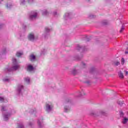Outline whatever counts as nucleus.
Instances as JSON below:
<instances>
[{
  "label": "nucleus",
  "instance_id": "f257e3e1",
  "mask_svg": "<svg viewBox=\"0 0 128 128\" xmlns=\"http://www.w3.org/2000/svg\"><path fill=\"white\" fill-rule=\"evenodd\" d=\"M12 62L14 64H15L14 66H13V68L15 70L20 68V66L18 64H16V58H13L12 59Z\"/></svg>",
  "mask_w": 128,
  "mask_h": 128
},
{
  "label": "nucleus",
  "instance_id": "f03ea898",
  "mask_svg": "<svg viewBox=\"0 0 128 128\" xmlns=\"http://www.w3.org/2000/svg\"><path fill=\"white\" fill-rule=\"evenodd\" d=\"M28 38L30 40H34V34L30 33L28 36Z\"/></svg>",
  "mask_w": 128,
  "mask_h": 128
},
{
  "label": "nucleus",
  "instance_id": "7ed1b4c3",
  "mask_svg": "<svg viewBox=\"0 0 128 128\" xmlns=\"http://www.w3.org/2000/svg\"><path fill=\"white\" fill-rule=\"evenodd\" d=\"M54 106H52V105L50 106L48 104H46V110L47 112H48V110H52V108Z\"/></svg>",
  "mask_w": 128,
  "mask_h": 128
},
{
  "label": "nucleus",
  "instance_id": "20e7f679",
  "mask_svg": "<svg viewBox=\"0 0 128 128\" xmlns=\"http://www.w3.org/2000/svg\"><path fill=\"white\" fill-rule=\"evenodd\" d=\"M30 60H31V62H34V60H36V56H34V54H32L30 56Z\"/></svg>",
  "mask_w": 128,
  "mask_h": 128
},
{
  "label": "nucleus",
  "instance_id": "39448f33",
  "mask_svg": "<svg viewBox=\"0 0 128 128\" xmlns=\"http://www.w3.org/2000/svg\"><path fill=\"white\" fill-rule=\"evenodd\" d=\"M118 76H119L120 78H121V80H122L124 78V74H122V72H120L118 73Z\"/></svg>",
  "mask_w": 128,
  "mask_h": 128
},
{
  "label": "nucleus",
  "instance_id": "423d86ee",
  "mask_svg": "<svg viewBox=\"0 0 128 128\" xmlns=\"http://www.w3.org/2000/svg\"><path fill=\"white\" fill-rule=\"evenodd\" d=\"M34 70V67L32 66L31 65H29L28 67V72H32V70Z\"/></svg>",
  "mask_w": 128,
  "mask_h": 128
},
{
  "label": "nucleus",
  "instance_id": "0eeeda50",
  "mask_svg": "<svg viewBox=\"0 0 128 128\" xmlns=\"http://www.w3.org/2000/svg\"><path fill=\"white\" fill-rule=\"evenodd\" d=\"M36 16H38V14L36 13L34 15H31L30 16V20H34V18H36Z\"/></svg>",
  "mask_w": 128,
  "mask_h": 128
},
{
  "label": "nucleus",
  "instance_id": "6e6552de",
  "mask_svg": "<svg viewBox=\"0 0 128 128\" xmlns=\"http://www.w3.org/2000/svg\"><path fill=\"white\" fill-rule=\"evenodd\" d=\"M128 118H124V119L123 120V121L122 122V124H126V122H128Z\"/></svg>",
  "mask_w": 128,
  "mask_h": 128
},
{
  "label": "nucleus",
  "instance_id": "1a4fd4ad",
  "mask_svg": "<svg viewBox=\"0 0 128 128\" xmlns=\"http://www.w3.org/2000/svg\"><path fill=\"white\" fill-rule=\"evenodd\" d=\"M16 56L18 58H20V56H22V52H17L16 54Z\"/></svg>",
  "mask_w": 128,
  "mask_h": 128
},
{
  "label": "nucleus",
  "instance_id": "9d476101",
  "mask_svg": "<svg viewBox=\"0 0 128 128\" xmlns=\"http://www.w3.org/2000/svg\"><path fill=\"white\" fill-rule=\"evenodd\" d=\"M102 24L104 26H106V24H108V20H104L102 22Z\"/></svg>",
  "mask_w": 128,
  "mask_h": 128
},
{
  "label": "nucleus",
  "instance_id": "9b49d317",
  "mask_svg": "<svg viewBox=\"0 0 128 128\" xmlns=\"http://www.w3.org/2000/svg\"><path fill=\"white\" fill-rule=\"evenodd\" d=\"M117 103L118 104H119V106H122V104H124V102H122V101H118Z\"/></svg>",
  "mask_w": 128,
  "mask_h": 128
},
{
  "label": "nucleus",
  "instance_id": "f8f14e48",
  "mask_svg": "<svg viewBox=\"0 0 128 128\" xmlns=\"http://www.w3.org/2000/svg\"><path fill=\"white\" fill-rule=\"evenodd\" d=\"M72 74H74V76H76V70H73L72 71Z\"/></svg>",
  "mask_w": 128,
  "mask_h": 128
},
{
  "label": "nucleus",
  "instance_id": "ddd939ff",
  "mask_svg": "<svg viewBox=\"0 0 128 128\" xmlns=\"http://www.w3.org/2000/svg\"><path fill=\"white\" fill-rule=\"evenodd\" d=\"M24 80L26 82H30V78H24Z\"/></svg>",
  "mask_w": 128,
  "mask_h": 128
},
{
  "label": "nucleus",
  "instance_id": "4468645a",
  "mask_svg": "<svg viewBox=\"0 0 128 128\" xmlns=\"http://www.w3.org/2000/svg\"><path fill=\"white\" fill-rule=\"evenodd\" d=\"M8 115H4V120H8Z\"/></svg>",
  "mask_w": 128,
  "mask_h": 128
},
{
  "label": "nucleus",
  "instance_id": "2eb2a0df",
  "mask_svg": "<svg viewBox=\"0 0 128 128\" xmlns=\"http://www.w3.org/2000/svg\"><path fill=\"white\" fill-rule=\"evenodd\" d=\"M1 110L2 112H4V110H6V107L4 106H2Z\"/></svg>",
  "mask_w": 128,
  "mask_h": 128
},
{
  "label": "nucleus",
  "instance_id": "dca6fc26",
  "mask_svg": "<svg viewBox=\"0 0 128 128\" xmlns=\"http://www.w3.org/2000/svg\"><path fill=\"white\" fill-rule=\"evenodd\" d=\"M122 64H124V58H122L121 60Z\"/></svg>",
  "mask_w": 128,
  "mask_h": 128
},
{
  "label": "nucleus",
  "instance_id": "f3484780",
  "mask_svg": "<svg viewBox=\"0 0 128 128\" xmlns=\"http://www.w3.org/2000/svg\"><path fill=\"white\" fill-rule=\"evenodd\" d=\"M4 98L2 97H0V102H4Z\"/></svg>",
  "mask_w": 128,
  "mask_h": 128
},
{
  "label": "nucleus",
  "instance_id": "a211bd4d",
  "mask_svg": "<svg viewBox=\"0 0 128 128\" xmlns=\"http://www.w3.org/2000/svg\"><path fill=\"white\" fill-rule=\"evenodd\" d=\"M124 30V27L122 26V27L121 28V29H120V32H122Z\"/></svg>",
  "mask_w": 128,
  "mask_h": 128
},
{
  "label": "nucleus",
  "instance_id": "6ab92c4d",
  "mask_svg": "<svg viewBox=\"0 0 128 128\" xmlns=\"http://www.w3.org/2000/svg\"><path fill=\"white\" fill-rule=\"evenodd\" d=\"M120 64V61H117L116 62H114L115 66H119Z\"/></svg>",
  "mask_w": 128,
  "mask_h": 128
},
{
  "label": "nucleus",
  "instance_id": "aec40b11",
  "mask_svg": "<svg viewBox=\"0 0 128 128\" xmlns=\"http://www.w3.org/2000/svg\"><path fill=\"white\" fill-rule=\"evenodd\" d=\"M120 116H124V112H120Z\"/></svg>",
  "mask_w": 128,
  "mask_h": 128
},
{
  "label": "nucleus",
  "instance_id": "412c9836",
  "mask_svg": "<svg viewBox=\"0 0 128 128\" xmlns=\"http://www.w3.org/2000/svg\"><path fill=\"white\" fill-rule=\"evenodd\" d=\"M64 109V112H68V108L66 106H65Z\"/></svg>",
  "mask_w": 128,
  "mask_h": 128
},
{
  "label": "nucleus",
  "instance_id": "4be33fe9",
  "mask_svg": "<svg viewBox=\"0 0 128 128\" xmlns=\"http://www.w3.org/2000/svg\"><path fill=\"white\" fill-rule=\"evenodd\" d=\"M46 32H50V30H48V28H45Z\"/></svg>",
  "mask_w": 128,
  "mask_h": 128
},
{
  "label": "nucleus",
  "instance_id": "5701e85b",
  "mask_svg": "<svg viewBox=\"0 0 128 128\" xmlns=\"http://www.w3.org/2000/svg\"><path fill=\"white\" fill-rule=\"evenodd\" d=\"M70 99H68L66 100V102L68 103V102H70Z\"/></svg>",
  "mask_w": 128,
  "mask_h": 128
},
{
  "label": "nucleus",
  "instance_id": "b1692460",
  "mask_svg": "<svg viewBox=\"0 0 128 128\" xmlns=\"http://www.w3.org/2000/svg\"><path fill=\"white\" fill-rule=\"evenodd\" d=\"M24 88V86H19V88Z\"/></svg>",
  "mask_w": 128,
  "mask_h": 128
},
{
  "label": "nucleus",
  "instance_id": "393cba45",
  "mask_svg": "<svg viewBox=\"0 0 128 128\" xmlns=\"http://www.w3.org/2000/svg\"><path fill=\"white\" fill-rule=\"evenodd\" d=\"M125 54H128V48H127L125 52Z\"/></svg>",
  "mask_w": 128,
  "mask_h": 128
},
{
  "label": "nucleus",
  "instance_id": "a878e982",
  "mask_svg": "<svg viewBox=\"0 0 128 128\" xmlns=\"http://www.w3.org/2000/svg\"><path fill=\"white\" fill-rule=\"evenodd\" d=\"M84 94H86L84 92H81V95L82 96H84Z\"/></svg>",
  "mask_w": 128,
  "mask_h": 128
},
{
  "label": "nucleus",
  "instance_id": "bb28decb",
  "mask_svg": "<svg viewBox=\"0 0 128 128\" xmlns=\"http://www.w3.org/2000/svg\"><path fill=\"white\" fill-rule=\"evenodd\" d=\"M38 124L39 126H40V122H38Z\"/></svg>",
  "mask_w": 128,
  "mask_h": 128
},
{
  "label": "nucleus",
  "instance_id": "cd10ccee",
  "mask_svg": "<svg viewBox=\"0 0 128 128\" xmlns=\"http://www.w3.org/2000/svg\"><path fill=\"white\" fill-rule=\"evenodd\" d=\"M83 66H86V64L84 63H82Z\"/></svg>",
  "mask_w": 128,
  "mask_h": 128
},
{
  "label": "nucleus",
  "instance_id": "c85d7f7f",
  "mask_svg": "<svg viewBox=\"0 0 128 128\" xmlns=\"http://www.w3.org/2000/svg\"><path fill=\"white\" fill-rule=\"evenodd\" d=\"M126 74H128V72H126Z\"/></svg>",
  "mask_w": 128,
  "mask_h": 128
},
{
  "label": "nucleus",
  "instance_id": "c756f323",
  "mask_svg": "<svg viewBox=\"0 0 128 128\" xmlns=\"http://www.w3.org/2000/svg\"><path fill=\"white\" fill-rule=\"evenodd\" d=\"M78 48H80V45H78Z\"/></svg>",
  "mask_w": 128,
  "mask_h": 128
},
{
  "label": "nucleus",
  "instance_id": "7c9ffc66",
  "mask_svg": "<svg viewBox=\"0 0 128 128\" xmlns=\"http://www.w3.org/2000/svg\"><path fill=\"white\" fill-rule=\"evenodd\" d=\"M86 84H90V82H86Z\"/></svg>",
  "mask_w": 128,
  "mask_h": 128
},
{
  "label": "nucleus",
  "instance_id": "2f4dec72",
  "mask_svg": "<svg viewBox=\"0 0 128 128\" xmlns=\"http://www.w3.org/2000/svg\"><path fill=\"white\" fill-rule=\"evenodd\" d=\"M30 126H32V124H30Z\"/></svg>",
  "mask_w": 128,
  "mask_h": 128
},
{
  "label": "nucleus",
  "instance_id": "473e14b6",
  "mask_svg": "<svg viewBox=\"0 0 128 128\" xmlns=\"http://www.w3.org/2000/svg\"><path fill=\"white\" fill-rule=\"evenodd\" d=\"M19 92H20V90H19Z\"/></svg>",
  "mask_w": 128,
  "mask_h": 128
},
{
  "label": "nucleus",
  "instance_id": "72a5a7b5",
  "mask_svg": "<svg viewBox=\"0 0 128 128\" xmlns=\"http://www.w3.org/2000/svg\"><path fill=\"white\" fill-rule=\"evenodd\" d=\"M78 50H80V48H78Z\"/></svg>",
  "mask_w": 128,
  "mask_h": 128
}]
</instances>
